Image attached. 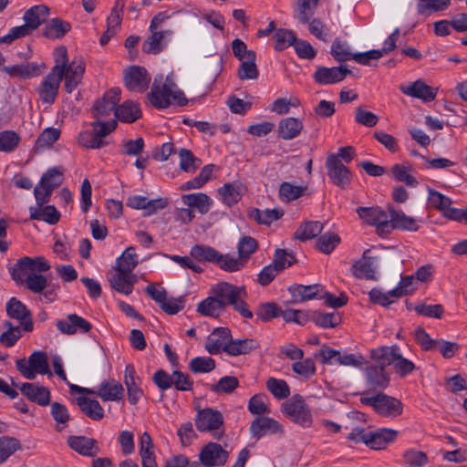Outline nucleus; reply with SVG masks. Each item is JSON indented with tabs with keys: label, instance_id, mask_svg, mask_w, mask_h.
<instances>
[{
	"label": "nucleus",
	"instance_id": "nucleus-1",
	"mask_svg": "<svg viewBox=\"0 0 467 467\" xmlns=\"http://www.w3.org/2000/svg\"><path fill=\"white\" fill-rule=\"evenodd\" d=\"M211 294L223 305L224 309L227 306H233L234 310L244 317H253V313L244 301L247 295L244 286H236L228 282H220L212 287Z\"/></svg>",
	"mask_w": 467,
	"mask_h": 467
},
{
	"label": "nucleus",
	"instance_id": "nucleus-2",
	"mask_svg": "<svg viewBox=\"0 0 467 467\" xmlns=\"http://www.w3.org/2000/svg\"><path fill=\"white\" fill-rule=\"evenodd\" d=\"M49 16V8L45 5H34L23 16L25 24L11 28L9 33L0 37V43L10 44L14 40L29 36L45 23Z\"/></svg>",
	"mask_w": 467,
	"mask_h": 467
},
{
	"label": "nucleus",
	"instance_id": "nucleus-3",
	"mask_svg": "<svg viewBox=\"0 0 467 467\" xmlns=\"http://www.w3.org/2000/svg\"><path fill=\"white\" fill-rule=\"evenodd\" d=\"M370 358L383 359V364L392 365L396 372L400 377L411 373L415 369V365L409 359L403 358L400 353V348L397 345L391 347H379L369 351Z\"/></svg>",
	"mask_w": 467,
	"mask_h": 467
},
{
	"label": "nucleus",
	"instance_id": "nucleus-4",
	"mask_svg": "<svg viewBox=\"0 0 467 467\" xmlns=\"http://www.w3.org/2000/svg\"><path fill=\"white\" fill-rule=\"evenodd\" d=\"M360 402L372 407L382 417L396 418L403 411V404L399 399L384 394L382 391L371 397L363 396Z\"/></svg>",
	"mask_w": 467,
	"mask_h": 467
},
{
	"label": "nucleus",
	"instance_id": "nucleus-5",
	"mask_svg": "<svg viewBox=\"0 0 467 467\" xmlns=\"http://www.w3.org/2000/svg\"><path fill=\"white\" fill-rule=\"evenodd\" d=\"M16 367L24 378L30 380L35 379L36 374L52 376L47 355L44 351L33 352L28 359L18 358Z\"/></svg>",
	"mask_w": 467,
	"mask_h": 467
},
{
	"label": "nucleus",
	"instance_id": "nucleus-6",
	"mask_svg": "<svg viewBox=\"0 0 467 467\" xmlns=\"http://www.w3.org/2000/svg\"><path fill=\"white\" fill-rule=\"evenodd\" d=\"M91 126L93 130H85L79 133L78 143L87 149H99L106 145L103 139L116 129L117 122L116 120H98L92 122Z\"/></svg>",
	"mask_w": 467,
	"mask_h": 467
},
{
	"label": "nucleus",
	"instance_id": "nucleus-7",
	"mask_svg": "<svg viewBox=\"0 0 467 467\" xmlns=\"http://www.w3.org/2000/svg\"><path fill=\"white\" fill-rule=\"evenodd\" d=\"M161 78H155L150 93L147 95L150 103L156 109H167L173 99L181 107L187 105L188 99L180 89H169L161 86Z\"/></svg>",
	"mask_w": 467,
	"mask_h": 467
},
{
	"label": "nucleus",
	"instance_id": "nucleus-8",
	"mask_svg": "<svg viewBox=\"0 0 467 467\" xmlns=\"http://www.w3.org/2000/svg\"><path fill=\"white\" fill-rule=\"evenodd\" d=\"M370 358L372 362L368 364L364 369L366 384L368 387V392L378 393L389 387V372L386 369L388 365L383 364V359Z\"/></svg>",
	"mask_w": 467,
	"mask_h": 467
},
{
	"label": "nucleus",
	"instance_id": "nucleus-9",
	"mask_svg": "<svg viewBox=\"0 0 467 467\" xmlns=\"http://www.w3.org/2000/svg\"><path fill=\"white\" fill-rule=\"evenodd\" d=\"M195 425L199 431H209L215 440H220L224 435L223 417L216 410L210 408L200 410L195 418Z\"/></svg>",
	"mask_w": 467,
	"mask_h": 467
},
{
	"label": "nucleus",
	"instance_id": "nucleus-10",
	"mask_svg": "<svg viewBox=\"0 0 467 467\" xmlns=\"http://www.w3.org/2000/svg\"><path fill=\"white\" fill-rule=\"evenodd\" d=\"M50 269L49 263L42 256L20 258L16 264L9 268L12 279L17 284L24 283V276L28 273L42 274Z\"/></svg>",
	"mask_w": 467,
	"mask_h": 467
},
{
	"label": "nucleus",
	"instance_id": "nucleus-11",
	"mask_svg": "<svg viewBox=\"0 0 467 467\" xmlns=\"http://www.w3.org/2000/svg\"><path fill=\"white\" fill-rule=\"evenodd\" d=\"M283 412L292 421L305 428L312 424V415L303 398L295 395L283 404Z\"/></svg>",
	"mask_w": 467,
	"mask_h": 467
},
{
	"label": "nucleus",
	"instance_id": "nucleus-12",
	"mask_svg": "<svg viewBox=\"0 0 467 467\" xmlns=\"http://www.w3.org/2000/svg\"><path fill=\"white\" fill-rule=\"evenodd\" d=\"M63 78L62 70L58 67H53L46 76L37 88L38 95L45 103L51 104L55 101Z\"/></svg>",
	"mask_w": 467,
	"mask_h": 467
},
{
	"label": "nucleus",
	"instance_id": "nucleus-13",
	"mask_svg": "<svg viewBox=\"0 0 467 467\" xmlns=\"http://www.w3.org/2000/svg\"><path fill=\"white\" fill-rule=\"evenodd\" d=\"M229 453L222 445L209 442L199 453L200 462L205 467L223 466L226 463Z\"/></svg>",
	"mask_w": 467,
	"mask_h": 467
},
{
	"label": "nucleus",
	"instance_id": "nucleus-14",
	"mask_svg": "<svg viewBox=\"0 0 467 467\" xmlns=\"http://www.w3.org/2000/svg\"><path fill=\"white\" fill-rule=\"evenodd\" d=\"M327 175L334 184L345 189L351 180L350 171L342 163L341 160L334 154L327 159Z\"/></svg>",
	"mask_w": 467,
	"mask_h": 467
},
{
	"label": "nucleus",
	"instance_id": "nucleus-15",
	"mask_svg": "<svg viewBox=\"0 0 467 467\" xmlns=\"http://www.w3.org/2000/svg\"><path fill=\"white\" fill-rule=\"evenodd\" d=\"M5 309L10 318L20 322L24 331L30 332L33 330L32 314L20 300L16 297L10 298L6 303Z\"/></svg>",
	"mask_w": 467,
	"mask_h": 467
},
{
	"label": "nucleus",
	"instance_id": "nucleus-16",
	"mask_svg": "<svg viewBox=\"0 0 467 467\" xmlns=\"http://www.w3.org/2000/svg\"><path fill=\"white\" fill-rule=\"evenodd\" d=\"M120 99V90L112 88L106 92L102 99L96 101L92 107V114L96 119L109 116L111 112L115 113L117 104Z\"/></svg>",
	"mask_w": 467,
	"mask_h": 467
},
{
	"label": "nucleus",
	"instance_id": "nucleus-17",
	"mask_svg": "<svg viewBox=\"0 0 467 467\" xmlns=\"http://www.w3.org/2000/svg\"><path fill=\"white\" fill-rule=\"evenodd\" d=\"M350 74L351 71L346 65L334 67H319L314 74V79L318 84L329 85L342 81Z\"/></svg>",
	"mask_w": 467,
	"mask_h": 467
},
{
	"label": "nucleus",
	"instance_id": "nucleus-18",
	"mask_svg": "<svg viewBox=\"0 0 467 467\" xmlns=\"http://www.w3.org/2000/svg\"><path fill=\"white\" fill-rule=\"evenodd\" d=\"M150 77L143 67L133 66L126 70L124 81L130 90L143 92L150 84Z\"/></svg>",
	"mask_w": 467,
	"mask_h": 467
},
{
	"label": "nucleus",
	"instance_id": "nucleus-19",
	"mask_svg": "<svg viewBox=\"0 0 467 467\" xmlns=\"http://www.w3.org/2000/svg\"><path fill=\"white\" fill-rule=\"evenodd\" d=\"M250 432L253 437L260 439L267 433H279L284 432V429L275 420L268 417L259 416L255 418L250 426Z\"/></svg>",
	"mask_w": 467,
	"mask_h": 467
},
{
	"label": "nucleus",
	"instance_id": "nucleus-20",
	"mask_svg": "<svg viewBox=\"0 0 467 467\" xmlns=\"http://www.w3.org/2000/svg\"><path fill=\"white\" fill-rule=\"evenodd\" d=\"M127 205L137 210H143L144 216H150L159 210L164 209L168 205L166 199L148 200L144 196H131L127 201Z\"/></svg>",
	"mask_w": 467,
	"mask_h": 467
},
{
	"label": "nucleus",
	"instance_id": "nucleus-21",
	"mask_svg": "<svg viewBox=\"0 0 467 467\" xmlns=\"http://www.w3.org/2000/svg\"><path fill=\"white\" fill-rule=\"evenodd\" d=\"M57 329L65 335H74L79 330L81 333L88 332L92 326L91 324L78 316L77 314H69L67 319H61L57 322Z\"/></svg>",
	"mask_w": 467,
	"mask_h": 467
},
{
	"label": "nucleus",
	"instance_id": "nucleus-22",
	"mask_svg": "<svg viewBox=\"0 0 467 467\" xmlns=\"http://www.w3.org/2000/svg\"><path fill=\"white\" fill-rule=\"evenodd\" d=\"M331 55L338 62H345L353 59L364 66L370 65V62H368V57H367L368 55H366V52L352 54L348 46L339 40H335L333 42L331 46Z\"/></svg>",
	"mask_w": 467,
	"mask_h": 467
},
{
	"label": "nucleus",
	"instance_id": "nucleus-23",
	"mask_svg": "<svg viewBox=\"0 0 467 467\" xmlns=\"http://www.w3.org/2000/svg\"><path fill=\"white\" fill-rule=\"evenodd\" d=\"M67 445L76 452L88 457H94L99 452L98 441L85 436H69Z\"/></svg>",
	"mask_w": 467,
	"mask_h": 467
},
{
	"label": "nucleus",
	"instance_id": "nucleus-24",
	"mask_svg": "<svg viewBox=\"0 0 467 467\" xmlns=\"http://www.w3.org/2000/svg\"><path fill=\"white\" fill-rule=\"evenodd\" d=\"M400 89L404 94L424 102L434 100L438 93V88L427 85L422 79L412 82L409 87H401Z\"/></svg>",
	"mask_w": 467,
	"mask_h": 467
},
{
	"label": "nucleus",
	"instance_id": "nucleus-25",
	"mask_svg": "<svg viewBox=\"0 0 467 467\" xmlns=\"http://www.w3.org/2000/svg\"><path fill=\"white\" fill-rule=\"evenodd\" d=\"M231 338V332L228 328L218 327L208 337L205 348L211 355L219 354L222 350L225 352Z\"/></svg>",
	"mask_w": 467,
	"mask_h": 467
},
{
	"label": "nucleus",
	"instance_id": "nucleus-26",
	"mask_svg": "<svg viewBox=\"0 0 467 467\" xmlns=\"http://www.w3.org/2000/svg\"><path fill=\"white\" fill-rule=\"evenodd\" d=\"M368 250L365 251L363 257L352 265V273L358 278L376 280L377 257L368 256Z\"/></svg>",
	"mask_w": 467,
	"mask_h": 467
},
{
	"label": "nucleus",
	"instance_id": "nucleus-27",
	"mask_svg": "<svg viewBox=\"0 0 467 467\" xmlns=\"http://www.w3.org/2000/svg\"><path fill=\"white\" fill-rule=\"evenodd\" d=\"M20 390L30 401L35 402L40 406H47L50 401L49 389L44 386L35 383H23L20 386Z\"/></svg>",
	"mask_w": 467,
	"mask_h": 467
},
{
	"label": "nucleus",
	"instance_id": "nucleus-28",
	"mask_svg": "<svg viewBox=\"0 0 467 467\" xmlns=\"http://www.w3.org/2000/svg\"><path fill=\"white\" fill-rule=\"evenodd\" d=\"M45 67H46L43 63H25L11 67H4L3 71L11 77L29 78L42 74Z\"/></svg>",
	"mask_w": 467,
	"mask_h": 467
},
{
	"label": "nucleus",
	"instance_id": "nucleus-29",
	"mask_svg": "<svg viewBox=\"0 0 467 467\" xmlns=\"http://www.w3.org/2000/svg\"><path fill=\"white\" fill-rule=\"evenodd\" d=\"M109 280L113 289L119 293L130 295L138 278L137 275L132 273L128 274L122 271H116Z\"/></svg>",
	"mask_w": 467,
	"mask_h": 467
},
{
	"label": "nucleus",
	"instance_id": "nucleus-30",
	"mask_svg": "<svg viewBox=\"0 0 467 467\" xmlns=\"http://www.w3.org/2000/svg\"><path fill=\"white\" fill-rule=\"evenodd\" d=\"M303 130V122L293 117L281 119L277 127V135L285 140H290L296 138Z\"/></svg>",
	"mask_w": 467,
	"mask_h": 467
},
{
	"label": "nucleus",
	"instance_id": "nucleus-31",
	"mask_svg": "<svg viewBox=\"0 0 467 467\" xmlns=\"http://www.w3.org/2000/svg\"><path fill=\"white\" fill-rule=\"evenodd\" d=\"M389 212L391 216L392 228L409 232L419 230L420 226L415 218L405 214L400 210H395L391 205L389 206Z\"/></svg>",
	"mask_w": 467,
	"mask_h": 467
},
{
	"label": "nucleus",
	"instance_id": "nucleus-32",
	"mask_svg": "<svg viewBox=\"0 0 467 467\" xmlns=\"http://www.w3.org/2000/svg\"><path fill=\"white\" fill-rule=\"evenodd\" d=\"M398 431L393 429H379L375 431H369L368 447L373 450H382L393 442L398 437Z\"/></svg>",
	"mask_w": 467,
	"mask_h": 467
},
{
	"label": "nucleus",
	"instance_id": "nucleus-33",
	"mask_svg": "<svg viewBox=\"0 0 467 467\" xmlns=\"http://www.w3.org/2000/svg\"><path fill=\"white\" fill-rule=\"evenodd\" d=\"M124 394L123 387L120 383L114 379L105 380L98 390H95V396L101 398L103 400H119Z\"/></svg>",
	"mask_w": 467,
	"mask_h": 467
},
{
	"label": "nucleus",
	"instance_id": "nucleus-34",
	"mask_svg": "<svg viewBox=\"0 0 467 467\" xmlns=\"http://www.w3.org/2000/svg\"><path fill=\"white\" fill-rule=\"evenodd\" d=\"M357 213L364 223L374 226L379 223L386 222V219L389 217L387 212L379 206L358 207L357 209Z\"/></svg>",
	"mask_w": 467,
	"mask_h": 467
},
{
	"label": "nucleus",
	"instance_id": "nucleus-35",
	"mask_svg": "<svg viewBox=\"0 0 467 467\" xmlns=\"http://www.w3.org/2000/svg\"><path fill=\"white\" fill-rule=\"evenodd\" d=\"M182 201L188 207L195 208L202 214L207 213L212 205L210 197L202 192L184 194Z\"/></svg>",
	"mask_w": 467,
	"mask_h": 467
},
{
	"label": "nucleus",
	"instance_id": "nucleus-36",
	"mask_svg": "<svg viewBox=\"0 0 467 467\" xmlns=\"http://www.w3.org/2000/svg\"><path fill=\"white\" fill-rule=\"evenodd\" d=\"M258 348L259 344L252 338L234 340L231 337L228 346H226L225 352L231 356L245 355Z\"/></svg>",
	"mask_w": 467,
	"mask_h": 467
},
{
	"label": "nucleus",
	"instance_id": "nucleus-37",
	"mask_svg": "<svg viewBox=\"0 0 467 467\" xmlns=\"http://www.w3.org/2000/svg\"><path fill=\"white\" fill-rule=\"evenodd\" d=\"M220 252L205 244H195L191 248L190 255L199 262H208L216 265Z\"/></svg>",
	"mask_w": 467,
	"mask_h": 467
},
{
	"label": "nucleus",
	"instance_id": "nucleus-38",
	"mask_svg": "<svg viewBox=\"0 0 467 467\" xmlns=\"http://www.w3.org/2000/svg\"><path fill=\"white\" fill-rule=\"evenodd\" d=\"M138 255L133 246L128 247L122 254L117 258L115 271H122L132 273L133 269L138 265Z\"/></svg>",
	"mask_w": 467,
	"mask_h": 467
},
{
	"label": "nucleus",
	"instance_id": "nucleus-39",
	"mask_svg": "<svg viewBox=\"0 0 467 467\" xmlns=\"http://www.w3.org/2000/svg\"><path fill=\"white\" fill-rule=\"evenodd\" d=\"M29 212L32 220L45 221L50 224L57 223L60 217V213L53 205L30 207Z\"/></svg>",
	"mask_w": 467,
	"mask_h": 467
},
{
	"label": "nucleus",
	"instance_id": "nucleus-40",
	"mask_svg": "<svg viewBox=\"0 0 467 467\" xmlns=\"http://www.w3.org/2000/svg\"><path fill=\"white\" fill-rule=\"evenodd\" d=\"M140 116L141 112L139 105L130 100L125 101L115 110V117L123 122H134Z\"/></svg>",
	"mask_w": 467,
	"mask_h": 467
},
{
	"label": "nucleus",
	"instance_id": "nucleus-41",
	"mask_svg": "<svg viewBox=\"0 0 467 467\" xmlns=\"http://www.w3.org/2000/svg\"><path fill=\"white\" fill-rule=\"evenodd\" d=\"M78 406L90 419L100 420L104 417V410L98 400L86 397L77 399Z\"/></svg>",
	"mask_w": 467,
	"mask_h": 467
},
{
	"label": "nucleus",
	"instance_id": "nucleus-42",
	"mask_svg": "<svg viewBox=\"0 0 467 467\" xmlns=\"http://www.w3.org/2000/svg\"><path fill=\"white\" fill-rule=\"evenodd\" d=\"M151 35L143 42L142 50L148 54H158L163 47V39L165 35H171V30L166 31H150Z\"/></svg>",
	"mask_w": 467,
	"mask_h": 467
},
{
	"label": "nucleus",
	"instance_id": "nucleus-43",
	"mask_svg": "<svg viewBox=\"0 0 467 467\" xmlns=\"http://www.w3.org/2000/svg\"><path fill=\"white\" fill-rule=\"evenodd\" d=\"M124 382L128 389L129 401L136 404L142 395V390L137 385L135 369L131 365L126 367Z\"/></svg>",
	"mask_w": 467,
	"mask_h": 467
},
{
	"label": "nucleus",
	"instance_id": "nucleus-44",
	"mask_svg": "<svg viewBox=\"0 0 467 467\" xmlns=\"http://www.w3.org/2000/svg\"><path fill=\"white\" fill-rule=\"evenodd\" d=\"M70 28L71 26L68 22L57 17L49 20L46 24L43 35L48 38H61L70 30Z\"/></svg>",
	"mask_w": 467,
	"mask_h": 467
},
{
	"label": "nucleus",
	"instance_id": "nucleus-45",
	"mask_svg": "<svg viewBox=\"0 0 467 467\" xmlns=\"http://www.w3.org/2000/svg\"><path fill=\"white\" fill-rule=\"evenodd\" d=\"M216 265L223 271L235 273L241 271L246 263L239 255L234 257L231 254H220Z\"/></svg>",
	"mask_w": 467,
	"mask_h": 467
},
{
	"label": "nucleus",
	"instance_id": "nucleus-46",
	"mask_svg": "<svg viewBox=\"0 0 467 467\" xmlns=\"http://www.w3.org/2000/svg\"><path fill=\"white\" fill-rule=\"evenodd\" d=\"M294 302H304L315 298L318 293V285H294L288 288Z\"/></svg>",
	"mask_w": 467,
	"mask_h": 467
},
{
	"label": "nucleus",
	"instance_id": "nucleus-47",
	"mask_svg": "<svg viewBox=\"0 0 467 467\" xmlns=\"http://www.w3.org/2000/svg\"><path fill=\"white\" fill-rule=\"evenodd\" d=\"M255 52L250 51L248 58L242 60L240 68L238 70V78L241 80L244 79H256L259 72L255 64Z\"/></svg>",
	"mask_w": 467,
	"mask_h": 467
},
{
	"label": "nucleus",
	"instance_id": "nucleus-48",
	"mask_svg": "<svg viewBox=\"0 0 467 467\" xmlns=\"http://www.w3.org/2000/svg\"><path fill=\"white\" fill-rule=\"evenodd\" d=\"M225 309L213 296L202 300L197 306V312L202 316L218 317Z\"/></svg>",
	"mask_w": 467,
	"mask_h": 467
},
{
	"label": "nucleus",
	"instance_id": "nucleus-49",
	"mask_svg": "<svg viewBox=\"0 0 467 467\" xmlns=\"http://www.w3.org/2000/svg\"><path fill=\"white\" fill-rule=\"evenodd\" d=\"M3 326L6 330L0 335V343L6 348H11L22 337V326H14L8 320L5 321Z\"/></svg>",
	"mask_w": 467,
	"mask_h": 467
},
{
	"label": "nucleus",
	"instance_id": "nucleus-50",
	"mask_svg": "<svg viewBox=\"0 0 467 467\" xmlns=\"http://www.w3.org/2000/svg\"><path fill=\"white\" fill-rule=\"evenodd\" d=\"M450 5L451 0H425L418 3L417 12L419 15L430 16L447 9Z\"/></svg>",
	"mask_w": 467,
	"mask_h": 467
},
{
	"label": "nucleus",
	"instance_id": "nucleus-51",
	"mask_svg": "<svg viewBox=\"0 0 467 467\" xmlns=\"http://www.w3.org/2000/svg\"><path fill=\"white\" fill-rule=\"evenodd\" d=\"M323 230V224L320 222H307L300 225L295 233V238L306 241L317 236Z\"/></svg>",
	"mask_w": 467,
	"mask_h": 467
},
{
	"label": "nucleus",
	"instance_id": "nucleus-52",
	"mask_svg": "<svg viewBox=\"0 0 467 467\" xmlns=\"http://www.w3.org/2000/svg\"><path fill=\"white\" fill-rule=\"evenodd\" d=\"M242 186L237 183H225L221 187L218 192L223 198V201L227 205L231 206L236 203L242 197Z\"/></svg>",
	"mask_w": 467,
	"mask_h": 467
},
{
	"label": "nucleus",
	"instance_id": "nucleus-53",
	"mask_svg": "<svg viewBox=\"0 0 467 467\" xmlns=\"http://www.w3.org/2000/svg\"><path fill=\"white\" fill-rule=\"evenodd\" d=\"M18 450H21V444L17 439L8 436L0 437V464Z\"/></svg>",
	"mask_w": 467,
	"mask_h": 467
},
{
	"label": "nucleus",
	"instance_id": "nucleus-54",
	"mask_svg": "<svg viewBox=\"0 0 467 467\" xmlns=\"http://www.w3.org/2000/svg\"><path fill=\"white\" fill-rule=\"evenodd\" d=\"M20 135L14 130H3L0 132V151L12 152L19 145Z\"/></svg>",
	"mask_w": 467,
	"mask_h": 467
},
{
	"label": "nucleus",
	"instance_id": "nucleus-55",
	"mask_svg": "<svg viewBox=\"0 0 467 467\" xmlns=\"http://www.w3.org/2000/svg\"><path fill=\"white\" fill-rule=\"evenodd\" d=\"M311 320L321 327H336L341 322L339 315L335 313H322L314 311L311 315Z\"/></svg>",
	"mask_w": 467,
	"mask_h": 467
},
{
	"label": "nucleus",
	"instance_id": "nucleus-56",
	"mask_svg": "<svg viewBox=\"0 0 467 467\" xmlns=\"http://www.w3.org/2000/svg\"><path fill=\"white\" fill-rule=\"evenodd\" d=\"M283 211L277 209H266L264 211L254 209L250 213V216L258 223L265 225H269L272 222L278 220L283 216Z\"/></svg>",
	"mask_w": 467,
	"mask_h": 467
},
{
	"label": "nucleus",
	"instance_id": "nucleus-57",
	"mask_svg": "<svg viewBox=\"0 0 467 467\" xmlns=\"http://www.w3.org/2000/svg\"><path fill=\"white\" fill-rule=\"evenodd\" d=\"M239 386L236 377L225 376L219 379L215 384H212L210 389L217 394H230L234 392Z\"/></svg>",
	"mask_w": 467,
	"mask_h": 467
},
{
	"label": "nucleus",
	"instance_id": "nucleus-58",
	"mask_svg": "<svg viewBox=\"0 0 467 467\" xmlns=\"http://www.w3.org/2000/svg\"><path fill=\"white\" fill-rule=\"evenodd\" d=\"M274 38L275 40V49L283 50L290 46H294L296 36L294 32L289 29L279 28L275 31Z\"/></svg>",
	"mask_w": 467,
	"mask_h": 467
},
{
	"label": "nucleus",
	"instance_id": "nucleus-59",
	"mask_svg": "<svg viewBox=\"0 0 467 467\" xmlns=\"http://www.w3.org/2000/svg\"><path fill=\"white\" fill-rule=\"evenodd\" d=\"M26 275V277H24V282L31 292L40 294L47 287V279L44 275L37 273H28Z\"/></svg>",
	"mask_w": 467,
	"mask_h": 467
},
{
	"label": "nucleus",
	"instance_id": "nucleus-60",
	"mask_svg": "<svg viewBox=\"0 0 467 467\" xmlns=\"http://www.w3.org/2000/svg\"><path fill=\"white\" fill-rule=\"evenodd\" d=\"M403 462L410 467H423L428 463V455L415 449H409L402 454Z\"/></svg>",
	"mask_w": 467,
	"mask_h": 467
},
{
	"label": "nucleus",
	"instance_id": "nucleus-61",
	"mask_svg": "<svg viewBox=\"0 0 467 467\" xmlns=\"http://www.w3.org/2000/svg\"><path fill=\"white\" fill-rule=\"evenodd\" d=\"M296 261V257L292 252H288L285 249H276L274 254V260L272 265L280 273L285 268L295 264Z\"/></svg>",
	"mask_w": 467,
	"mask_h": 467
},
{
	"label": "nucleus",
	"instance_id": "nucleus-62",
	"mask_svg": "<svg viewBox=\"0 0 467 467\" xmlns=\"http://www.w3.org/2000/svg\"><path fill=\"white\" fill-rule=\"evenodd\" d=\"M267 389L278 400H283L290 395V389L284 379L269 378L266 381Z\"/></svg>",
	"mask_w": 467,
	"mask_h": 467
},
{
	"label": "nucleus",
	"instance_id": "nucleus-63",
	"mask_svg": "<svg viewBox=\"0 0 467 467\" xmlns=\"http://www.w3.org/2000/svg\"><path fill=\"white\" fill-rule=\"evenodd\" d=\"M306 187L296 186L290 182H283L279 187V194L282 200L285 202H291L301 197Z\"/></svg>",
	"mask_w": 467,
	"mask_h": 467
},
{
	"label": "nucleus",
	"instance_id": "nucleus-64",
	"mask_svg": "<svg viewBox=\"0 0 467 467\" xmlns=\"http://www.w3.org/2000/svg\"><path fill=\"white\" fill-rule=\"evenodd\" d=\"M189 368L193 373H208L215 368V361L210 357H197L190 361Z\"/></svg>",
	"mask_w": 467,
	"mask_h": 467
}]
</instances>
